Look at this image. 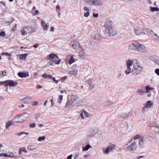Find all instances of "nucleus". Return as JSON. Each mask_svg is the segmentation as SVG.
<instances>
[{"label":"nucleus","mask_w":159,"mask_h":159,"mask_svg":"<svg viewBox=\"0 0 159 159\" xmlns=\"http://www.w3.org/2000/svg\"><path fill=\"white\" fill-rule=\"evenodd\" d=\"M126 69L125 71L126 75L130 73L134 76H137L141 72L143 68L142 65L137 61L128 60L126 61Z\"/></svg>","instance_id":"obj_1"},{"label":"nucleus","mask_w":159,"mask_h":159,"mask_svg":"<svg viewBox=\"0 0 159 159\" xmlns=\"http://www.w3.org/2000/svg\"><path fill=\"white\" fill-rule=\"evenodd\" d=\"M102 29L105 36H114L116 34L113 23L110 20H106Z\"/></svg>","instance_id":"obj_2"},{"label":"nucleus","mask_w":159,"mask_h":159,"mask_svg":"<svg viewBox=\"0 0 159 159\" xmlns=\"http://www.w3.org/2000/svg\"><path fill=\"white\" fill-rule=\"evenodd\" d=\"M128 48L130 50H136L142 52H145L148 50L147 48L144 44L136 41H134L129 44Z\"/></svg>","instance_id":"obj_3"},{"label":"nucleus","mask_w":159,"mask_h":159,"mask_svg":"<svg viewBox=\"0 0 159 159\" xmlns=\"http://www.w3.org/2000/svg\"><path fill=\"white\" fill-rule=\"evenodd\" d=\"M154 88L150 87L148 86L145 87V91L143 90L142 89H139L137 90V93L140 95H142L144 93H147V97H150L151 96V92L154 90Z\"/></svg>","instance_id":"obj_4"},{"label":"nucleus","mask_w":159,"mask_h":159,"mask_svg":"<svg viewBox=\"0 0 159 159\" xmlns=\"http://www.w3.org/2000/svg\"><path fill=\"white\" fill-rule=\"evenodd\" d=\"M85 2L89 5L99 6L102 4L101 0H84Z\"/></svg>","instance_id":"obj_5"},{"label":"nucleus","mask_w":159,"mask_h":159,"mask_svg":"<svg viewBox=\"0 0 159 159\" xmlns=\"http://www.w3.org/2000/svg\"><path fill=\"white\" fill-rule=\"evenodd\" d=\"M137 148L136 143L134 141L126 147L125 150L128 152H134L136 150Z\"/></svg>","instance_id":"obj_6"},{"label":"nucleus","mask_w":159,"mask_h":159,"mask_svg":"<svg viewBox=\"0 0 159 159\" xmlns=\"http://www.w3.org/2000/svg\"><path fill=\"white\" fill-rule=\"evenodd\" d=\"M146 32L149 37H151V35H152V39L155 41L157 42L159 41V36L157 34L154 33L152 30H150L149 29L146 30Z\"/></svg>","instance_id":"obj_7"},{"label":"nucleus","mask_w":159,"mask_h":159,"mask_svg":"<svg viewBox=\"0 0 159 159\" xmlns=\"http://www.w3.org/2000/svg\"><path fill=\"white\" fill-rule=\"evenodd\" d=\"M98 132V130L97 128L92 127L90 128L88 132V136L89 137H91L94 136L97 134Z\"/></svg>","instance_id":"obj_8"},{"label":"nucleus","mask_w":159,"mask_h":159,"mask_svg":"<svg viewBox=\"0 0 159 159\" xmlns=\"http://www.w3.org/2000/svg\"><path fill=\"white\" fill-rule=\"evenodd\" d=\"M146 30L139 27H136L134 29L135 33L137 35H140L142 34H145L146 32L147 33Z\"/></svg>","instance_id":"obj_9"},{"label":"nucleus","mask_w":159,"mask_h":159,"mask_svg":"<svg viewBox=\"0 0 159 159\" xmlns=\"http://www.w3.org/2000/svg\"><path fill=\"white\" fill-rule=\"evenodd\" d=\"M115 147L116 146L114 144H111L105 150L103 151V153L106 154H108L110 152L115 150Z\"/></svg>","instance_id":"obj_10"},{"label":"nucleus","mask_w":159,"mask_h":159,"mask_svg":"<svg viewBox=\"0 0 159 159\" xmlns=\"http://www.w3.org/2000/svg\"><path fill=\"white\" fill-rule=\"evenodd\" d=\"M70 74L76 76L78 74V70L77 68V65H74L72 67L71 70L69 72Z\"/></svg>","instance_id":"obj_11"},{"label":"nucleus","mask_w":159,"mask_h":159,"mask_svg":"<svg viewBox=\"0 0 159 159\" xmlns=\"http://www.w3.org/2000/svg\"><path fill=\"white\" fill-rule=\"evenodd\" d=\"M149 59L155 64L159 65V57L156 55L151 56Z\"/></svg>","instance_id":"obj_12"},{"label":"nucleus","mask_w":159,"mask_h":159,"mask_svg":"<svg viewBox=\"0 0 159 159\" xmlns=\"http://www.w3.org/2000/svg\"><path fill=\"white\" fill-rule=\"evenodd\" d=\"M146 139L144 137H141V138L139 139L138 143V146L140 148H142L144 147V143L145 142Z\"/></svg>","instance_id":"obj_13"},{"label":"nucleus","mask_w":159,"mask_h":159,"mask_svg":"<svg viewBox=\"0 0 159 159\" xmlns=\"http://www.w3.org/2000/svg\"><path fill=\"white\" fill-rule=\"evenodd\" d=\"M6 82V86H7L15 87L17 84L16 82H14L13 81L10 80H7Z\"/></svg>","instance_id":"obj_14"},{"label":"nucleus","mask_w":159,"mask_h":159,"mask_svg":"<svg viewBox=\"0 0 159 159\" xmlns=\"http://www.w3.org/2000/svg\"><path fill=\"white\" fill-rule=\"evenodd\" d=\"M92 38L93 39L99 41L102 39V36L99 33H95L92 35Z\"/></svg>","instance_id":"obj_15"},{"label":"nucleus","mask_w":159,"mask_h":159,"mask_svg":"<svg viewBox=\"0 0 159 159\" xmlns=\"http://www.w3.org/2000/svg\"><path fill=\"white\" fill-rule=\"evenodd\" d=\"M29 114L26 113H24L20 116V122H22L26 120L29 116Z\"/></svg>","instance_id":"obj_16"},{"label":"nucleus","mask_w":159,"mask_h":159,"mask_svg":"<svg viewBox=\"0 0 159 159\" xmlns=\"http://www.w3.org/2000/svg\"><path fill=\"white\" fill-rule=\"evenodd\" d=\"M80 49L81 51L79 52V55L81 58L83 59L86 55L85 49L82 47Z\"/></svg>","instance_id":"obj_17"},{"label":"nucleus","mask_w":159,"mask_h":159,"mask_svg":"<svg viewBox=\"0 0 159 159\" xmlns=\"http://www.w3.org/2000/svg\"><path fill=\"white\" fill-rule=\"evenodd\" d=\"M72 46L73 48L75 50H78L82 48L79 43L77 42H75L72 44Z\"/></svg>","instance_id":"obj_18"},{"label":"nucleus","mask_w":159,"mask_h":159,"mask_svg":"<svg viewBox=\"0 0 159 159\" xmlns=\"http://www.w3.org/2000/svg\"><path fill=\"white\" fill-rule=\"evenodd\" d=\"M143 105H145L148 109H149L152 107L153 105V103L151 101L149 100L147 101L146 103Z\"/></svg>","instance_id":"obj_19"},{"label":"nucleus","mask_w":159,"mask_h":159,"mask_svg":"<svg viewBox=\"0 0 159 159\" xmlns=\"http://www.w3.org/2000/svg\"><path fill=\"white\" fill-rule=\"evenodd\" d=\"M41 24L42 27L43 28V30L47 31L48 28V26L43 20H42L41 21Z\"/></svg>","instance_id":"obj_20"},{"label":"nucleus","mask_w":159,"mask_h":159,"mask_svg":"<svg viewBox=\"0 0 159 159\" xmlns=\"http://www.w3.org/2000/svg\"><path fill=\"white\" fill-rule=\"evenodd\" d=\"M55 57H56L57 58H58V57L57 56L56 54L52 53L47 56V60H51L55 58Z\"/></svg>","instance_id":"obj_21"},{"label":"nucleus","mask_w":159,"mask_h":159,"mask_svg":"<svg viewBox=\"0 0 159 159\" xmlns=\"http://www.w3.org/2000/svg\"><path fill=\"white\" fill-rule=\"evenodd\" d=\"M24 30H25V31L27 32V34H31L33 33L34 31L33 30L32 28L30 27H27L24 28Z\"/></svg>","instance_id":"obj_22"},{"label":"nucleus","mask_w":159,"mask_h":159,"mask_svg":"<svg viewBox=\"0 0 159 159\" xmlns=\"http://www.w3.org/2000/svg\"><path fill=\"white\" fill-rule=\"evenodd\" d=\"M14 123V122L13 120H10L7 121L6 123V128L8 129L10 126L13 125Z\"/></svg>","instance_id":"obj_23"},{"label":"nucleus","mask_w":159,"mask_h":159,"mask_svg":"<svg viewBox=\"0 0 159 159\" xmlns=\"http://www.w3.org/2000/svg\"><path fill=\"white\" fill-rule=\"evenodd\" d=\"M61 61L60 59H59L58 60H53L50 61V65L51 66H53L54 64H58L60 63Z\"/></svg>","instance_id":"obj_24"},{"label":"nucleus","mask_w":159,"mask_h":159,"mask_svg":"<svg viewBox=\"0 0 159 159\" xmlns=\"http://www.w3.org/2000/svg\"><path fill=\"white\" fill-rule=\"evenodd\" d=\"M29 73L28 72H20V78H26L27 77L29 76Z\"/></svg>","instance_id":"obj_25"},{"label":"nucleus","mask_w":159,"mask_h":159,"mask_svg":"<svg viewBox=\"0 0 159 159\" xmlns=\"http://www.w3.org/2000/svg\"><path fill=\"white\" fill-rule=\"evenodd\" d=\"M92 148L89 144L87 145L85 147L82 148V150L83 151H88L89 148Z\"/></svg>","instance_id":"obj_26"},{"label":"nucleus","mask_w":159,"mask_h":159,"mask_svg":"<svg viewBox=\"0 0 159 159\" xmlns=\"http://www.w3.org/2000/svg\"><path fill=\"white\" fill-rule=\"evenodd\" d=\"M149 8L151 11L152 12L159 11V8L157 7H149Z\"/></svg>","instance_id":"obj_27"},{"label":"nucleus","mask_w":159,"mask_h":159,"mask_svg":"<svg viewBox=\"0 0 159 159\" xmlns=\"http://www.w3.org/2000/svg\"><path fill=\"white\" fill-rule=\"evenodd\" d=\"M128 115L127 113L123 112L120 114L119 116L121 118H125L128 116Z\"/></svg>","instance_id":"obj_28"},{"label":"nucleus","mask_w":159,"mask_h":159,"mask_svg":"<svg viewBox=\"0 0 159 159\" xmlns=\"http://www.w3.org/2000/svg\"><path fill=\"white\" fill-rule=\"evenodd\" d=\"M28 55L27 53L20 54V60L25 61Z\"/></svg>","instance_id":"obj_29"},{"label":"nucleus","mask_w":159,"mask_h":159,"mask_svg":"<svg viewBox=\"0 0 159 159\" xmlns=\"http://www.w3.org/2000/svg\"><path fill=\"white\" fill-rule=\"evenodd\" d=\"M74 55H72L70 57V59L68 61V63L70 65H71L75 61V58H74Z\"/></svg>","instance_id":"obj_30"},{"label":"nucleus","mask_w":159,"mask_h":159,"mask_svg":"<svg viewBox=\"0 0 159 159\" xmlns=\"http://www.w3.org/2000/svg\"><path fill=\"white\" fill-rule=\"evenodd\" d=\"M73 103V102L71 100L68 101L67 102L65 107L67 108H69L70 106L72 105Z\"/></svg>","instance_id":"obj_31"},{"label":"nucleus","mask_w":159,"mask_h":159,"mask_svg":"<svg viewBox=\"0 0 159 159\" xmlns=\"http://www.w3.org/2000/svg\"><path fill=\"white\" fill-rule=\"evenodd\" d=\"M143 137L141 136L139 134H136L135 135H134L133 138V139L134 140H137L138 139H140L141 137Z\"/></svg>","instance_id":"obj_32"},{"label":"nucleus","mask_w":159,"mask_h":159,"mask_svg":"<svg viewBox=\"0 0 159 159\" xmlns=\"http://www.w3.org/2000/svg\"><path fill=\"white\" fill-rule=\"evenodd\" d=\"M36 148V146L34 145H30L28 146V149L30 150H34Z\"/></svg>","instance_id":"obj_33"},{"label":"nucleus","mask_w":159,"mask_h":159,"mask_svg":"<svg viewBox=\"0 0 159 159\" xmlns=\"http://www.w3.org/2000/svg\"><path fill=\"white\" fill-rule=\"evenodd\" d=\"M83 112H84V114L86 117L87 118L90 117V114H89L86 111H85L84 110H83Z\"/></svg>","instance_id":"obj_34"},{"label":"nucleus","mask_w":159,"mask_h":159,"mask_svg":"<svg viewBox=\"0 0 159 159\" xmlns=\"http://www.w3.org/2000/svg\"><path fill=\"white\" fill-rule=\"evenodd\" d=\"M3 156L5 157H13L14 156L12 154H7L6 153H4Z\"/></svg>","instance_id":"obj_35"},{"label":"nucleus","mask_w":159,"mask_h":159,"mask_svg":"<svg viewBox=\"0 0 159 159\" xmlns=\"http://www.w3.org/2000/svg\"><path fill=\"white\" fill-rule=\"evenodd\" d=\"M78 98L76 96H72L71 98V100L74 103V102L78 99Z\"/></svg>","instance_id":"obj_36"},{"label":"nucleus","mask_w":159,"mask_h":159,"mask_svg":"<svg viewBox=\"0 0 159 159\" xmlns=\"http://www.w3.org/2000/svg\"><path fill=\"white\" fill-rule=\"evenodd\" d=\"M148 109L147 108L145 105H144V106L142 107V111L143 113H144L147 111Z\"/></svg>","instance_id":"obj_37"},{"label":"nucleus","mask_w":159,"mask_h":159,"mask_svg":"<svg viewBox=\"0 0 159 159\" xmlns=\"http://www.w3.org/2000/svg\"><path fill=\"white\" fill-rule=\"evenodd\" d=\"M45 138H46V137L45 136L40 137L38 138V140L39 141H41L42 140H45Z\"/></svg>","instance_id":"obj_38"},{"label":"nucleus","mask_w":159,"mask_h":159,"mask_svg":"<svg viewBox=\"0 0 159 159\" xmlns=\"http://www.w3.org/2000/svg\"><path fill=\"white\" fill-rule=\"evenodd\" d=\"M25 30H24L23 28L21 30L22 35L24 36L26 35L27 34V32L25 31Z\"/></svg>","instance_id":"obj_39"},{"label":"nucleus","mask_w":159,"mask_h":159,"mask_svg":"<svg viewBox=\"0 0 159 159\" xmlns=\"http://www.w3.org/2000/svg\"><path fill=\"white\" fill-rule=\"evenodd\" d=\"M20 118L18 116H16L14 118V120L16 122H19L20 121Z\"/></svg>","instance_id":"obj_40"},{"label":"nucleus","mask_w":159,"mask_h":159,"mask_svg":"<svg viewBox=\"0 0 159 159\" xmlns=\"http://www.w3.org/2000/svg\"><path fill=\"white\" fill-rule=\"evenodd\" d=\"M63 99V95H60L59 96V98L58 99V102H59L60 103H61V102Z\"/></svg>","instance_id":"obj_41"},{"label":"nucleus","mask_w":159,"mask_h":159,"mask_svg":"<svg viewBox=\"0 0 159 159\" xmlns=\"http://www.w3.org/2000/svg\"><path fill=\"white\" fill-rule=\"evenodd\" d=\"M28 98H23L21 100V101L22 102H23L25 103H26L27 102V99H28Z\"/></svg>","instance_id":"obj_42"},{"label":"nucleus","mask_w":159,"mask_h":159,"mask_svg":"<svg viewBox=\"0 0 159 159\" xmlns=\"http://www.w3.org/2000/svg\"><path fill=\"white\" fill-rule=\"evenodd\" d=\"M7 73V72L6 71H2V74L1 75V76H0L1 78L3 77L4 76H5L6 74Z\"/></svg>","instance_id":"obj_43"},{"label":"nucleus","mask_w":159,"mask_h":159,"mask_svg":"<svg viewBox=\"0 0 159 159\" xmlns=\"http://www.w3.org/2000/svg\"><path fill=\"white\" fill-rule=\"evenodd\" d=\"M29 126L31 128H34L35 127L36 124L35 123L30 124H29Z\"/></svg>","instance_id":"obj_44"},{"label":"nucleus","mask_w":159,"mask_h":159,"mask_svg":"<svg viewBox=\"0 0 159 159\" xmlns=\"http://www.w3.org/2000/svg\"><path fill=\"white\" fill-rule=\"evenodd\" d=\"M89 12H86L84 14V16L86 17H88L89 15Z\"/></svg>","instance_id":"obj_45"},{"label":"nucleus","mask_w":159,"mask_h":159,"mask_svg":"<svg viewBox=\"0 0 159 159\" xmlns=\"http://www.w3.org/2000/svg\"><path fill=\"white\" fill-rule=\"evenodd\" d=\"M156 99L157 102H159V89H158V93L156 96Z\"/></svg>","instance_id":"obj_46"},{"label":"nucleus","mask_w":159,"mask_h":159,"mask_svg":"<svg viewBox=\"0 0 159 159\" xmlns=\"http://www.w3.org/2000/svg\"><path fill=\"white\" fill-rule=\"evenodd\" d=\"M21 152H23L25 153L27 152V151L25 148H20V153Z\"/></svg>","instance_id":"obj_47"},{"label":"nucleus","mask_w":159,"mask_h":159,"mask_svg":"<svg viewBox=\"0 0 159 159\" xmlns=\"http://www.w3.org/2000/svg\"><path fill=\"white\" fill-rule=\"evenodd\" d=\"M87 82L89 86H91L92 84V80L91 79H89L87 80Z\"/></svg>","instance_id":"obj_48"},{"label":"nucleus","mask_w":159,"mask_h":159,"mask_svg":"<svg viewBox=\"0 0 159 159\" xmlns=\"http://www.w3.org/2000/svg\"><path fill=\"white\" fill-rule=\"evenodd\" d=\"M49 75L46 73H44L42 75V76L44 78H48Z\"/></svg>","instance_id":"obj_49"},{"label":"nucleus","mask_w":159,"mask_h":159,"mask_svg":"<svg viewBox=\"0 0 159 159\" xmlns=\"http://www.w3.org/2000/svg\"><path fill=\"white\" fill-rule=\"evenodd\" d=\"M6 35V33L4 31H2L0 33V36L4 37Z\"/></svg>","instance_id":"obj_50"},{"label":"nucleus","mask_w":159,"mask_h":159,"mask_svg":"<svg viewBox=\"0 0 159 159\" xmlns=\"http://www.w3.org/2000/svg\"><path fill=\"white\" fill-rule=\"evenodd\" d=\"M84 112H83V110L81 112L80 114V116L81 118L83 119H84Z\"/></svg>","instance_id":"obj_51"},{"label":"nucleus","mask_w":159,"mask_h":159,"mask_svg":"<svg viewBox=\"0 0 159 159\" xmlns=\"http://www.w3.org/2000/svg\"><path fill=\"white\" fill-rule=\"evenodd\" d=\"M155 72L158 76H159V69L157 68L155 69Z\"/></svg>","instance_id":"obj_52"},{"label":"nucleus","mask_w":159,"mask_h":159,"mask_svg":"<svg viewBox=\"0 0 159 159\" xmlns=\"http://www.w3.org/2000/svg\"><path fill=\"white\" fill-rule=\"evenodd\" d=\"M153 127H159V125L156 123H153Z\"/></svg>","instance_id":"obj_53"},{"label":"nucleus","mask_w":159,"mask_h":159,"mask_svg":"<svg viewBox=\"0 0 159 159\" xmlns=\"http://www.w3.org/2000/svg\"><path fill=\"white\" fill-rule=\"evenodd\" d=\"M84 10L85 11H87V12H89V8L87 7H84Z\"/></svg>","instance_id":"obj_54"},{"label":"nucleus","mask_w":159,"mask_h":159,"mask_svg":"<svg viewBox=\"0 0 159 159\" xmlns=\"http://www.w3.org/2000/svg\"><path fill=\"white\" fill-rule=\"evenodd\" d=\"M38 102L37 101H35L33 102V104H32V105L33 106H36L38 105Z\"/></svg>","instance_id":"obj_55"},{"label":"nucleus","mask_w":159,"mask_h":159,"mask_svg":"<svg viewBox=\"0 0 159 159\" xmlns=\"http://www.w3.org/2000/svg\"><path fill=\"white\" fill-rule=\"evenodd\" d=\"M1 55H7V56H10L11 54H9L7 52H4L3 53H2Z\"/></svg>","instance_id":"obj_56"},{"label":"nucleus","mask_w":159,"mask_h":159,"mask_svg":"<svg viewBox=\"0 0 159 159\" xmlns=\"http://www.w3.org/2000/svg\"><path fill=\"white\" fill-rule=\"evenodd\" d=\"M6 83H7L6 80L5 81H4L0 82V84H4V85L5 86H6Z\"/></svg>","instance_id":"obj_57"},{"label":"nucleus","mask_w":159,"mask_h":159,"mask_svg":"<svg viewBox=\"0 0 159 159\" xmlns=\"http://www.w3.org/2000/svg\"><path fill=\"white\" fill-rule=\"evenodd\" d=\"M25 134V135H28L29 134V133L24 132H20V135H22V134Z\"/></svg>","instance_id":"obj_58"},{"label":"nucleus","mask_w":159,"mask_h":159,"mask_svg":"<svg viewBox=\"0 0 159 159\" xmlns=\"http://www.w3.org/2000/svg\"><path fill=\"white\" fill-rule=\"evenodd\" d=\"M98 13H93V16L94 17H98Z\"/></svg>","instance_id":"obj_59"},{"label":"nucleus","mask_w":159,"mask_h":159,"mask_svg":"<svg viewBox=\"0 0 159 159\" xmlns=\"http://www.w3.org/2000/svg\"><path fill=\"white\" fill-rule=\"evenodd\" d=\"M54 31V27L53 26H52L51 27L50 29V31L51 32H53Z\"/></svg>","instance_id":"obj_60"},{"label":"nucleus","mask_w":159,"mask_h":159,"mask_svg":"<svg viewBox=\"0 0 159 159\" xmlns=\"http://www.w3.org/2000/svg\"><path fill=\"white\" fill-rule=\"evenodd\" d=\"M39 13V11L38 10H36L35 11V12L34 13V15H37Z\"/></svg>","instance_id":"obj_61"},{"label":"nucleus","mask_w":159,"mask_h":159,"mask_svg":"<svg viewBox=\"0 0 159 159\" xmlns=\"http://www.w3.org/2000/svg\"><path fill=\"white\" fill-rule=\"evenodd\" d=\"M52 80L54 81L56 83H57L58 82V81L55 80V77H53L52 79Z\"/></svg>","instance_id":"obj_62"},{"label":"nucleus","mask_w":159,"mask_h":159,"mask_svg":"<svg viewBox=\"0 0 159 159\" xmlns=\"http://www.w3.org/2000/svg\"><path fill=\"white\" fill-rule=\"evenodd\" d=\"M40 116V114H36L35 116V118L37 119Z\"/></svg>","instance_id":"obj_63"},{"label":"nucleus","mask_w":159,"mask_h":159,"mask_svg":"<svg viewBox=\"0 0 159 159\" xmlns=\"http://www.w3.org/2000/svg\"><path fill=\"white\" fill-rule=\"evenodd\" d=\"M56 9L57 11L58 10H61L60 7L59 5H57L56 6Z\"/></svg>","instance_id":"obj_64"}]
</instances>
